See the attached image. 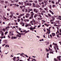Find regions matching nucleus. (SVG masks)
<instances>
[{
  "label": "nucleus",
  "instance_id": "f257e3e1",
  "mask_svg": "<svg viewBox=\"0 0 61 61\" xmlns=\"http://www.w3.org/2000/svg\"><path fill=\"white\" fill-rule=\"evenodd\" d=\"M28 2H29L28 0H26L25 2L24 3L25 5H29V3H27Z\"/></svg>",
  "mask_w": 61,
  "mask_h": 61
},
{
  "label": "nucleus",
  "instance_id": "f03ea898",
  "mask_svg": "<svg viewBox=\"0 0 61 61\" xmlns=\"http://www.w3.org/2000/svg\"><path fill=\"white\" fill-rule=\"evenodd\" d=\"M36 26H34V28L32 27H30V30H32V31H33V30H34V29H36Z\"/></svg>",
  "mask_w": 61,
  "mask_h": 61
},
{
  "label": "nucleus",
  "instance_id": "7ed1b4c3",
  "mask_svg": "<svg viewBox=\"0 0 61 61\" xmlns=\"http://www.w3.org/2000/svg\"><path fill=\"white\" fill-rule=\"evenodd\" d=\"M51 18H52V19H52L50 21H54V20H55V17H53V16H51Z\"/></svg>",
  "mask_w": 61,
  "mask_h": 61
},
{
  "label": "nucleus",
  "instance_id": "20e7f679",
  "mask_svg": "<svg viewBox=\"0 0 61 61\" xmlns=\"http://www.w3.org/2000/svg\"><path fill=\"white\" fill-rule=\"evenodd\" d=\"M29 13H27L26 14V15L25 16V17L26 18H28L29 17Z\"/></svg>",
  "mask_w": 61,
  "mask_h": 61
},
{
  "label": "nucleus",
  "instance_id": "39448f33",
  "mask_svg": "<svg viewBox=\"0 0 61 61\" xmlns=\"http://www.w3.org/2000/svg\"><path fill=\"white\" fill-rule=\"evenodd\" d=\"M31 16L29 18V19H32L33 17V16L32 15H31Z\"/></svg>",
  "mask_w": 61,
  "mask_h": 61
},
{
  "label": "nucleus",
  "instance_id": "423d86ee",
  "mask_svg": "<svg viewBox=\"0 0 61 61\" xmlns=\"http://www.w3.org/2000/svg\"><path fill=\"white\" fill-rule=\"evenodd\" d=\"M10 36H13L14 35L13 34L11 33V32H10Z\"/></svg>",
  "mask_w": 61,
  "mask_h": 61
},
{
  "label": "nucleus",
  "instance_id": "0eeeda50",
  "mask_svg": "<svg viewBox=\"0 0 61 61\" xmlns=\"http://www.w3.org/2000/svg\"><path fill=\"white\" fill-rule=\"evenodd\" d=\"M17 32V33H18V35H19L20 36H21V35H22L21 34V33H19L18 32Z\"/></svg>",
  "mask_w": 61,
  "mask_h": 61
},
{
  "label": "nucleus",
  "instance_id": "6e6552de",
  "mask_svg": "<svg viewBox=\"0 0 61 61\" xmlns=\"http://www.w3.org/2000/svg\"><path fill=\"white\" fill-rule=\"evenodd\" d=\"M49 56V53H48L47 54V57L48 58H49V56Z\"/></svg>",
  "mask_w": 61,
  "mask_h": 61
},
{
  "label": "nucleus",
  "instance_id": "1a4fd4ad",
  "mask_svg": "<svg viewBox=\"0 0 61 61\" xmlns=\"http://www.w3.org/2000/svg\"><path fill=\"white\" fill-rule=\"evenodd\" d=\"M32 6H33V7H36V6L35 5V4H32Z\"/></svg>",
  "mask_w": 61,
  "mask_h": 61
},
{
  "label": "nucleus",
  "instance_id": "9d476101",
  "mask_svg": "<svg viewBox=\"0 0 61 61\" xmlns=\"http://www.w3.org/2000/svg\"><path fill=\"white\" fill-rule=\"evenodd\" d=\"M10 13L11 14H15V13H14V12H10Z\"/></svg>",
  "mask_w": 61,
  "mask_h": 61
},
{
  "label": "nucleus",
  "instance_id": "9b49d317",
  "mask_svg": "<svg viewBox=\"0 0 61 61\" xmlns=\"http://www.w3.org/2000/svg\"><path fill=\"white\" fill-rule=\"evenodd\" d=\"M19 5H23V3H22V2H19Z\"/></svg>",
  "mask_w": 61,
  "mask_h": 61
},
{
  "label": "nucleus",
  "instance_id": "f8f14e48",
  "mask_svg": "<svg viewBox=\"0 0 61 61\" xmlns=\"http://www.w3.org/2000/svg\"><path fill=\"white\" fill-rule=\"evenodd\" d=\"M54 48L55 49V50H56V49H57V50H59V49L58 48V47H56L55 48V47H54Z\"/></svg>",
  "mask_w": 61,
  "mask_h": 61
},
{
  "label": "nucleus",
  "instance_id": "ddd939ff",
  "mask_svg": "<svg viewBox=\"0 0 61 61\" xmlns=\"http://www.w3.org/2000/svg\"><path fill=\"white\" fill-rule=\"evenodd\" d=\"M49 44V42L48 41H47L46 43V45H47H47H48Z\"/></svg>",
  "mask_w": 61,
  "mask_h": 61
},
{
  "label": "nucleus",
  "instance_id": "4468645a",
  "mask_svg": "<svg viewBox=\"0 0 61 61\" xmlns=\"http://www.w3.org/2000/svg\"><path fill=\"white\" fill-rule=\"evenodd\" d=\"M52 35L53 36H55V33H52Z\"/></svg>",
  "mask_w": 61,
  "mask_h": 61
},
{
  "label": "nucleus",
  "instance_id": "2eb2a0df",
  "mask_svg": "<svg viewBox=\"0 0 61 61\" xmlns=\"http://www.w3.org/2000/svg\"><path fill=\"white\" fill-rule=\"evenodd\" d=\"M24 14H20V17H21V16H24Z\"/></svg>",
  "mask_w": 61,
  "mask_h": 61
},
{
  "label": "nucleus",
  "instance_id": "dca6fc26",
  "mask_svg": "<svg viewBox=\"0 0 61 61\" xmlns=\"http://www.w3.org/2000/svg\"><path fill=\"white\" fill-rule=\"evenodd\" d=\"M15 59H16V57H13V61H15Z\"/></svg>",
  "mask_w": 61,
  "mask_h": 61
},
{
  "label": "nucleus",
  "instance_id": "f3484780",
  "mask_svg": "<svg viewBox=\"0 0 61 61\" xmlns=\"http://www.w3.org/2000/svg\"><path fill=\"white\" fill-rule=\"evenodd\" d=\"M56 22L58 24H59L60 23H59V21L58 20H56Z\"/></svg>",
  "mask_w": 61,
  "mask_h": 61
},
{
  "label": "nucleus",
  "instance_id": "a211bd4d",
  "mask_svg": "<svg viewBox=\"0 0 61 61\" xmlns=\"http://www.w3.org/2000/svg\"><path fill=\"white\" fill-rule=\"evenodd\" d=\"M17 36L18 37H19L20 38L21 37V36H20V35L18 34H17Z\"/></svg>",
  "mask_w": 61,
  "mask_h": 61
},
{
  "label": "nucleus",
  "instance_id": "6ab92c4d",
  "mask_svg": "<svg viewBox=\"0 0 61 61\" xmlns=\"http://www.w3.org/2000/svg\"><path fill=\"white\" fill-rule=\"evenodd\" d=\"M25 9V12L26 13H27V12L28 11V10H27V9Z\"/></svg>",
  "mask_w": 61,
  "mask_h": 61
},
{
  "label": "nucleus",
  "instance_id": "aec40b11",
  "mask_svg": "<svg viewBox=\"0 0 61 61\" xmlns=\"http://www.w3.org/2000/svg\"><path fill=\"white\" fill-rule=\"evenodd\" d=\"M36 6L37 7H40V6L38 5H36Z\"/></svg>",
  "mask_w": 61,
  "mask_h": 61
},
{
  "label": "nucleus",
  "instance_id": "412c9836",
  "mask_svg": "<svg viewBox=\"0 0 61 61\" xmlns=\"http://www.w3.org/2000/svg\"><path fill=\"white\" fill-rule=\"evenodd\" d=\"M29 26V24H26L25 25V27H27V26Z\"/></svg>",
  "mask_w": 61,
  "mask_h": 61
},
{
  "label": "nucleus",
  "instance_id": "4be33fe9",
  "mask_svg": "<svg viewBox=\"0 0 61 61\" xmlns=\"http://www.w3.org/2000/svg\"><path fill=\"white\" fill-rule=\"evenodd\" d=\"M31 14L33 16L34 15V14H35L34 13H33V12H31Z\"/></svg>",
  "mask_w": 61,
  "mask_h": 61
},
{
  "label": "nucleus",
  "instance_id": "5701e85b",
  "mask_svg": "<svg viewBox=\"0 0 61 61\" xmlns=\"http://www.w3.org/2000/svg\"><path fill=\"white\" fill-rule=\"evenodd\" d=\"M48 15L49 16V17H51V15L50 14L48 13Z\"/></svg>",
  "mask_w": 61,
  "mask_h": 61
},
{
  "label": "nucleus",
  "instance_id": "b1692460",
  "mask_svg": "<svg viewBox=\"0 0 61 61\" xmlns=\"http://www.w3.org/2000/svg\"><path fill=\"white\" fill-rule=\"evenodd\" d=\"M1 34L2 36H3L4 35V33L3 32H2L1 33Z\"/></svg>",
  "mask_w": 61,
  "mask_h": 61
},
{
  "label": "nucleus",
  "instance_id": "393cba45",
  "mask_svg": "<svg viewBox=\"0 0 61 61\" xmlns=\"http://www.w3.org/2000/svg\"><path fill=\"white\" fill-rule=\"evenodd\" d=\"M27 31L25 30H24L23 31V32H25V33H24V34H26V33H27L26 32Z\"/></svg>",
  "mask_w": 61,
  "mask_h": 61
},
{
  "label": "nucleus",
  "instance_id": "a878e982",
  "mask_svg": "<svg viewBox=\"0 0 61 61\" xmlns=\"http://www.w3.org/2000/svg\"><path fill=\"white\" fill-rule=\"evenodd\" d=\"M20 21V19H17V21L18 22H19Z\"/></svg>",
  "mask_w": 61,
  "mask_h": 61
},
{
  "label": "nucleus",
  "instance_id": "bb28decb",
  "mask_svg": "<svg viewBox=\"0 0 61 61\" xmlns=\"http://www.w3.org/2000/svg\"><path fill=\"white\" fill-rule=\"evenodd\" d=\"M17 55H20V56H23V54H20V53H19V54H17Z\"/></svg>",
  "mask_w": 61,
  "mask_h": 61
},
{
  "label": "nucleus",
  "instance_id": "cd10ccee",
  "mask_svg": "<svg viewBox=\"0 0 61 61\" xmlns=\"http://www.w3.org/2000/svg\"><path fill=\"white\" fill-rule=\"evenodd\" d=\"M48 31L49 32L48 34H49L50 32H51L50 31V29H49Z\"/></svg>",
  "mask_w": 61,
  "mask_h": 61
},
{
  "label": "nucleus",
  "instance_id": "c85d7f7f",
  "mask_svg": "<svg viewBox=\"0 0 61 61\" xmlns=\"http://www.w3.org/2000/svg\"><path fill=\"white\" fill-rule=\"evenodd\" d=\"M0 2L1 3H4V2L2 0H0Z\"/></svg>",
  "mask_w": 61,
  "mask_h": 61
},
{
  "label": "nucleus",
  "instance_id": "c756f323",
  "mask_svg": "<svg viewBox=\"0 0 61 61\" xmlns=\"http://www.w3.org/2000/svg\"><path fill=\"white\" fill-rule=\"evenodd\" d=\"M59 30H57V32L56 33V34H57L58 33H59Z\"/></svg>",
  "mask_w": 61,
  "mask_h": 61
},
{
  "label": "nucleus",
  "instance_id": "7c9ffc66",
  "mask_svg": "<svg viewBox=\"0 0 61 61\" xmlns=\"http://www.w3.org/2000/svg\"><path fill=\"white\" fill-rule=\"evenodd\" d=\"M49 53L50 54H53V51H50Z\"/></svg>",
  "mask_w": 61,
  "mask_h": 61
},
{
  "label": "nucleus",
  "instance_id": "2f4dec72",
  "mask_svg": "<svg viewBox=\"0 0 61 61\" xmlns=\"http://www.w3.org/2000/svg\"><path fill=\"white\" fill-rule=\"evenodd\" d=\"M20 25H22L23 23V22L22 21H20Z\"/></svg>",
  "mask_w": 61,
  "mask_h": 61
},
{
  "label": "nucleus",
  "instance_id": "473e14b6",
  "mask_svg": "<svg viewBox=\"0 0 61 61\" xmlns=\"http://www.w3.org/2000/svg\"><path fill=\"white\" fill-rule=\"evenodd\" d=\"M49 7L50 9H51L52 8V5H50Z\"/></svg>",
  "mask_w": 61,
  "mask_h": 61
},
{
  "label": "nucleus",
  "instance_id": "72a5a7b5",
  "mask_svg": "<svg viewBox=\"0 0 61 61\" xmlns=\"http://www.w3.org/2000/svg\"><path fill=\"white\" fill-rule=\"evenodd\" d=\"M23 25H22V26H25V23H23L22 24Z\"/></svg>",
  "mask_w": 61,
  "mask_h": 61
},
{
  "label": "nucleus",
  "instance_id": "f704fd0d",
  "mask_svg": "<svg viewBox=\"0 0 61 61\" xmlns=\"http://www.w3.org/2000/svg\"><path fill=\"white\" fill-rule=\"evenodd\" d=\"M53 45H55V46H57V44H55L54 43H53Z\"/></svg>",
  "mask_w": 61,
  "mask_h": 61
},
{
  "label": "nucleus",
  "instance_id": "c9c22d12",
  "mask_svg": "<svg viewBox=\"0 0 61 61\" xmlns=\"http://www.w3.org/2000/svg\"><path fill=\"white\" fill-rule=\"evenodd\" d=\"M36 15H36V14L35 15H34V18H36Z\"/></svg>",
  "mask_w": 61,
  "mask_h": 61
},
{
  "label": "nucleus",
  "instance_id": "e433bc0d",
  "mask_svg": "<svg viewBox=\"0 0 61 61\" xmlns=\"http://www.w3.org/2000/svg\"><path fill=\"white\" fill-rule=\"evenodd\" d=\"M8 33V31H6V32L5 33V35H6Z\"/></svg>",
  "mask_w": 61,
  "mask_h": 61
},
{
  "label": "nucleus",
  "instance_id": "4c0bfd02",
  "mask_svg": "<svg viewBox=\"0 0 61 61\" xmlns=\"http://www.w3.org/2000/svg\"><path fill=\"white\" fill-rule=\"evenodd\" d=\"M57 36L58 38H60V37L59 36V35H57Z\"/></svg>",
  "mask_w": 61,
  "mask_h": 61
},
{
  "label": "nucleus",
  "instance_id": "58836bf2",
  "mask_svg": "<svg viewBox=\"0 0 61 61\" xmlns=\"http://www.w3.org/2000/svg\"><path fill=\"white\" fill-rule=\"evenodd\" d=\"M24 56H25V57H28V56H27V55H24Z\"/></svg>",
  "mask_w": 61,
  "mask_h": 61
},
{
  "label": "nucleus",
  "instance_id": "ea45409f",
  "mask_svg": "<svg viewBox=\"0 0 61 61\" xmlns=\"http://www.w3.org/2000/svg\"><path fill=\"white\" fill-rule=\"evenodd\" d=\"M3 31H4V32H5V29H3Z\"/></svg>",
  "mask_w": 61,
  "mask_h": 61
},
{
  "label": "nucleus",
  "instance_id": "a19ab883",
  "mask_svg": "<svg viewBox=\"0 0 61 61\" xmlns=\"http://www.w3.org/2000/svg\"><path fill=\"white\" fill-rule=\"evenodd\" d=\"M18 0H15V2H16V3H17V2H18Z\"/></svg>",
  "mask_w": 61,
  "mask_h": 61
},
{
  "label": "nucleus",
  "instance_id": "79ce46f5",
  "mask_svg": "<svg viewBox=\"0 0 61 61\" xmlns=\"http://www.w3.org/2000/svg\"><path fill=\"white\" fill-rule=\"evenodd\" d=\"M38 1L39 2H41V1H42L41 0H38Z\"/></svg>",
  "mask_w": 61,
  "mask_h": 61
},
{
  "label": "nucleus",
  "instance_id": "37998d69",
  "mask_svg": "<svg viewBox=\"0 0 61 61\" xmlns=\"http://www.w3.org/2000/svg\"><path fill=\"white\" fill-rule=\"evenodd\" d=\"M18 18H21V16L20 15L19 16H18Z\"/></svg>",
  "mask_w": 61,
  "mask_h": 61
},
{
  "label": "nucleus",
  "instance_id": "c03bdc74",
  "mask_svg": "<svg viewBox=\"0 0 61 61\" xmlns=\"http://www.w3.org/2000/svg\"><path fill=\"white\" fill-rule=\"evenodd\" d=\"M54 26H57L58 25H56V24H55L54 25Z\"/></svg>",
  "mask_w": 61,
  "mask_h": 61
},
{
  "label": "nucleus",
  "instance_id": "a18cd8bd",
  "mask_svg": "<svg viewBox=\"0 0 61 61\" xmlns=\"http://www.w3.org/2000/svg\"><path fill=\"white\" fill-rule=\"evenodd\" d=\"M38 20H41L42 19V18H38Z\"/></svg>",
  "mask_w": 61,
  "mask_h": 61
},
{
  "label": "nucleus",
  "instance_id": "49530a36",
  "mask_svg": "<svg viewBox=\"0 0 61 61\" xmlns=\"http://www.w3.org/2000/svg\"><path fill=\"white\" fill-rule=\"evenodd\" d=\"M50 36L51 38H52V36L51 35H50Z\"/></svg>",
  "mask_w": 61,
  "mask_h": 61
},
{
  "label": "nucleus",
  "instance_id": "de8ad7c7",
  "mask_svg": "<svg viewBox=\"0 0 61 61\" xmlns=\"http://www.w3.org/2000/svg\"><path fill=\"white\" fill-rule=\"evenodd\" d=\"M47 2V1L46 0H45L44 1V2L45 3H46Z\"/></svg>",
  "mask_w": 61,
  "mask_h": 61
},
{
  "label": "nucleus",
  "instance_id": "09e8293b",
  "mask_svg": "<svg viewBox=\"0 0 61 61\" xmlns=\"http://www.w3.org/2000/svg\"><path fill=\"white\" fill-rule=\"evenodd\" d=\"M42 7H45V5H44V4L43 5H42Z\"/></svg>",
  "mask_w": 61,
  "mask_h": 61
},
{
  "label": "nucleus",
  "instance_id": "8fccbe9b",
  "mask_svg": "<svg viewBox=\"0 0 61 61\" xmlns=\"http://www.w3.org/2000/svg\"><path fill=\"white\" fill-rule=\"evenodd\" d=\"M5 3L6 4H7V3H8V2L7 1H6L5 2Z\"/></svg>",
  "mask_w": 61,
  "mask_h": 61
},
{
  "label": "nucleus",
  "instance_id": "3c124183",
  "mask_svg": "<svg viewBox=\"0 0 61 61\" xmlns=\"http://www.w3.org/2000/svg\"><path fill=\"white\" fill-rule=\"evenodd\" d=\"M24 34L25 33H21V35H23V36H25V34Z\"/></svg>",
  "mask_w": 61,
  "mask_h": 61
},
{
  "label": "nucleus",
  "instance_id": "603ef678",
  "mask_svg": "<svg viewBox=\"0 0 61 61\" xmlns=\"http://www.w3.org/2000/svg\"><path fill=\"white\" fill-rule=\"evenodd\" d=\"M11 25V23H9V24L8 25V26H9V25Z\"/></svg>",
  "mask_w": 61,
  "mask_h": 61
},
{
  "label": "nucleus",
  "instance_id": "864d4df0",
  "mask_svg": "<svg viewBox=\"0 0 61 61\" xmlns=\"http://www.w3.org/2000/svg\"><path fill=\"white\" fill-rule=\"evenodd\" d=\"M35 2L36 3H37V1L36 0L35 1Z\"/></svg>",
  "mask_w": 61,
  "mask_h": 61
},
{
  "label": "nucleus",
  "instance_id": "5fc2aeb1",
  "mask_svg": "<svg viewBox=\"0 0 61 61\" xmlns=\"http://www.w3.org/2000/svg\"><path fill=\"white\" fill-rule=\"evenodd\" d=\"M55 6H56L54 5H52V7H55Z\"/></svg>",
  "mask_w": 61,
  "mask_h": 61
},
{
  "label": "nucleus",
  "instance_id": "6e6d98bb",
  "mask_svg": "<svg viewBox=\"0 0 61 61\" xmlns=\"http://www.w3.org/2000/svg\"><path fill=\"white\" fill-rule=\"evenodd\" d=\"M49 11L51 13V12H52V11L50 10H49Z\"/></svg>",
  "mask_w": 61,
  "mask_h": 61
},
{
  "label": "nucleus",
  "instance_id": "4d7b16f0",
  "mask_svg": "<svg viewBox=\"0 0 61 61\" xmlns=\"http://www.w3.org/2000/svg\"><path fill=\"white\" fill-rule=\"evenodd\" d=\"M36 37H37L38 38H40V36H37Z\"/></svg>",
  "mask_w": 61,
  "mask_h": 61
},
{
  "label": "nucleus",
  "instance_id": "13d9d810",
  "mask_svg": "<svg viewBox=\"0 0 61 61\" xmlns=\"http://www.w3.org/2000/svg\"><path fill=\"white\" fill-rule=\"evenodd\" d=\"M51 13L52 15H54V13H53V12L52 11Z\"/></svg>",
  "mask_w": 61,
  "mask_h": 61
},
{
  "label": "nucleus",
  "instance_id": "bf43d9fd",
  "mask_svg": "<svg viewBox=\"0 0 61 61\" xmlns=\"http://www.w3.org/2000/svg\"><path fill=\"white\" fill-rule=\"evenodd\" d=\"M52 4H55V3H54V1H52Z\"/></svg>",
  "mask_w": 61,
  "mask_h": 61
},
{
  "label": "nucleus",
  "instance_id": "052dcab7",
  "mask_svg": "<svg viewBox=\"0 0 61 61\" xmlns=\"http://www.w3.org/2000/svg\"><path fill=\"white\" fill-rule=\"evenodd\" d=\"M44 9L45 10V11H46V10H47V9H46V8H44Z\"/></svg>",
  "mask_w": 61,
  "mask_h": 61
},
{
  "label": "nucleus",
  "instance_id": "680f3d73",
  "mask_svg": "<svg viewBox=\"0 0 61 61\" xmlns=\"http://www.w3.org/2000/svg\"><path fill=\"white\" fill-rule=\"evenodd\" d=\"M2 12V9L0 10V13H1Z\"/></svg>",
  "mask_w": 61,
  "mask_h": 61
},
{
  "label": "nucleus",
  "instance_id": "e2e57ef3",
  "mask_svg": "<svg viewBox=\"0 0 61 61\" xmlns=\"http://www.w3.org/2000/svg\"><path fill=\"white\" fill-rule=\"evenodd\" d=\"M16 15H19V13H16Z\"/></svg>",
  "mask_w": 61,
  "mask_h": 61
},
{
  "label": "nucleus",
  "instance_id": "0e129e2a",
  "mask_svg": "<svg viewBox=\"0 0 61 61\" xmlns=\"http://www.w3.org/2000/svg\"><path fill=\"white\" fill-rule=\"evenodd\" d=\"M29 5L30 6H31V3H30L29 4Z\"/></svg>",
  "mask_w": 61,
  "mask_h": 61
},
{
  "label": "nucleus",
  "instance_id": "69168bd1",
  "mask_svg": "<svg viewBox=\"0 0 61 61\" xmlns=\"http://www.w3.org/2000/svg\"><path fill=\"white\" fill-rule=\"evenodd\" d=\"M35 12H36V13H37L38 12V10H36V11H35Z\"/></svg>",
  "mask_w": 61,
  "mask_h": 61
},
{
  "label": "nucleus",
  "instance_id": "338daca9",
  "mask_svg": "<svg viewBox=\"0 0 61 61\" xmlns=\"http://www.w3.org/2000/svg\"><path fill=\"white\" fill-rule=\"evenodd\" d=\"M42 13H46V12H45V11L44 10H43L42 11Z\"/></svg>",
  "mask_w": 61,
  "mask_h": 61
},
{
  "label": "nucleus",
  "instance_id": "774afa93",
  "mask_svg": "<svg viewBox=\"0 0 61 61\" xmlns=\"http://www.w3.org/2000/svg\"><path fill=\"white\" fill-rule=\"evenodd\" d=\"M46 17H48L49 16H48V15H46Z\"/></svg>",
  "mask_w": 61,
  "mask_h": 61
}]
</instances>
